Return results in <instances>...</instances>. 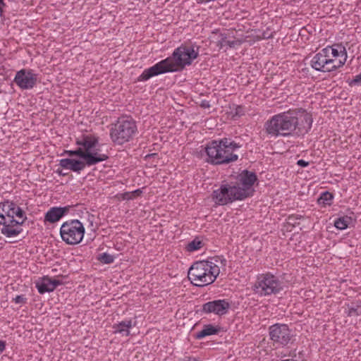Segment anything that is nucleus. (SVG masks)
<instances>
[{
  "label": "nucleus",
  "mask_w": 361,
  "mask_h": 361,
  "mask_svg": "<svg viewBox=\"0 0 361 361\" xmlns=\"http://www.w3.org/2000/svg\"><path fill=\"white\" fill-rule=\"evenodd\" d=\"M312 122L311 114L298 108L273 116L264 123V128L271 137L300 136L310 130Z\"/></svg>",
  "instance_id": "1"
},
{
  "label": "nucleus",
  "mask_w": 361,
  "mask_h": 361,
  "mask_svg": "<svg viewBox=\"0 0 361 361\" xmlns=\"http://www.w3.org/2000/svg\"><path fill=\"white\" fill-rule=\"evenodd\" d=\"M257 180L255 172L243 170L233 179L223 181L220 187L212 192V200L219 205L243 200L252 195V185Z\"/></svg>",
  "instance_id": "2"
},
{
  "label": "nucleus",
  "mask_w": 361,
  "mask_h": 361,
  "mask_svg": "<svg viewBox=\"0 0 361 361\" xmlns=\"http://www.w3.org/2000/svg\"><path fill=\"white\" fill-rule=\"evenodd\" d=\"M199 56V47L181 45L175 49L171 56L157 63L153 66L145 69L137 78V81H147L160 74L175 72L191 65Z\"/></svg>",
  "instance_id": "3"
},
{
  "label": "nucleus",
  "mask_w": 361,
  "mask_h": 361,
  "mask_svg": "<svg viewBox=\"0 0 361 361\" xmlns=\"http://www.w3.org/2000/svg\"><path fill=\"white\" fill-rule=\"evenodd\" d=\"M242 147L230 137H223L209 142L205 147L207 161L213 165H224L235 162L238 155L235 152Z\"/></svg>",
  "instance_id": "4"
},
{
  "label": "nucleus",
  "mask_w": 361,
  "mask_h": 361,
  "mask_svg": "<svg viewBox=\"0 0 361 361\" xmlns=\"http://www.w3.org/2000/svg\"><path fill=\"white\" fill-rule=\"evenodd\" d=\"M0 212V224L3 225L1 233L7 238L18 235L23 229L21 226L27 217L25 212L12 201H5L1 206Z\"/></svg>",
  "instance_id": "5"
},
{
  "label": "nucleus",
  "mask_w": 361,
  "mask_h": 361,
  "mask_svg": "<svg viewBox=\"0 0 361 361\" xmlns=\"http://www.w3.org/2000/svg\"><path fill=\"white\" fill-rule=\"evenodd\" d=\"M218 262V258H211L194 262L188 272L191 283L197 287H204L214 283L220 274Z\"/></svg>",
  "instance_id": "6"
},
{
  "label": "nucleus",
  "mask_w": 361,
  "mask_h": 361,
  "mask_svg": "<svg viewBox=\"0 0 361 361\" xmlns=\"http://www.w3.org/2000/svg\"><path fill=\"white\" fill-rule=\"evenodd\" d=\"M284 283L271 272L259 274L252 286L253 292L260 297L276 295L283 290Z\"/></svg>",
  "instance_id": "7"
},
{
  "label": "nucleus",
  "mask_w": 361,
  "mask_h": 361,
  "mask_svg": "<svg viewBox=\"0 0 361 361\" xmlns=\"http://www.w3.org/2000/svg\"><path fill=\"white\" fill-rule=\"evenodd\" d=\"M137 128L135 121L130 117H121L112 125L110 137L117 145H123L130 141L137 133Z\"/></svg>",
  "instance_id": "8"
},
{
  "label": "nucleus",
  "mask_w": 361,
  "mask_h": 361,
  "mask_svg": "<svg viewBox=\"0 0 361 361\" xmlns=\"http://www.w3.org/2000/svg\"><path fill=\"white\" fill-rule=\"evenodd\" d=\"M85 234L83 224L77 219L67 221L62 224L60 235L62 240L68 245L80 243Z\"/></svg>",
  "instance_id": "9"
},
{
  "label": "nucleus",
  "mask_w": 361,
  "mask_h": 361,
  "mask_svg": "<svg viewBox=\"0 0 361 361\" xmlns=\"http://www.w3.org/2000/svg\"><path fill=\"white\" fill-rule=\"evenodd\" d=\"M269 339L274 345L285 347L290 343L293 335L288 326L285 324L276 323L269 327Z\"/></svg>",
  "instance_id": "10"
},
{
  "label": "nucleus",
  "mask_w": 361,
  "mask_h": 361,
  "mask_svg": "<svg viewBox=\"0 0 361 361\" xmlns=\"http://www.w3.org/2000/svg\"><path fill=\"white\" fill-rule=\"evenodd\" d=\"M333 64L334 62L329 58L326 51H325L324 49L317 53L310 61L311 67L319 72H331L336 71V66Z\"/></svg>",
  "instance_id": "11"
},
{
  "label": "nucleus",
  "mask_w": 361,
  "mask_h": 361,
  "mask_svg": "<svg viewBox=\"0 0 361 361\" xmlns=\"http://www.w3.org/2000/svg\"><path fill=\"white\" fill-rule=\"evenodd\" d=\"M37 80V74L31 69H21L17 71L13 82L22 90L32 89Z\"/></svg>",
  "instance_id": "12"
},
{
  "label": "nucleus",
  "mask_w": 361,
  "mask_h": 361,
  "mask_svg": "<svg viewBox=\"0 0 361 361\" xmlns=\"http://www.w3.org/2000/svg\"><path fill=\"white\" fill-rule=\"evenodd\" d=\"M329 59L334 62L333 65H336V69L342 67L347 59V51L342 44H336L332 46H327L324 48Z\"/></svg>",
  "instance_id": "13"
},
{
  "label": "nucleus",
  "mask_w": 361,
  "mask_h": 361,
  "mask_svg": "<svg viewBox=\"0 0 361 361\" xmlns=\"http://www.w3.org/2000/svg\"><path fill=\"white\" fill-rule=\"evenodd\" d=\"M231 305L226 300H215L204 303L202 312L205 314L214 313L217 315L226 314Z\"/></svg>",
  "instance_id": "14"
},
{
  "label": "nucleus",
  "mask_w": 361,
  "mask_h": 361,
  "mask_svg": "<svg viewBox=\"0 0 361 361\" xmlns=\"http://www.w3.org/2000/svg\"><path fill=\"white\" fill-rule=\"evenodd\" d=\"M62 283V281L60 280L53 279L48 276H44L35 281V287L40 294H44L54 291L58 286Z\"/></svg>",
  "instance_id": "15"
},
{
  "label": "nucleus",
  "mask_w": 361,
  "mask_h": 361,
  "mask_svg": "<svg viewBox=\"0 0 361 361\" xmlns=\"http://www.w3.org/2000/svg\"><path fill=\"white\" fill-rule=\"evenodd\" d=\"M70 209V207H53L50 208L44 216V222H49L51 224L59 221L63 216H64Z\"/></svg>",
  "instance_id": "16"
},
{
  "label": "nucleus",
  "mask_w": 361,
  "mask_h": 361,
  "mask_svg": "<svg viewBox=\"0 0 361 361\" xmlns=\"http://www.w3.org/2000/svg\"><path fill=\"white\" fill-rule=\"evenodd\" d=\"M135 325V322H133L131 319L123 320L113 324V333L114 334H120L122 336H128L130 334V329Z\"/></svg>",
  "instance_id": "17"
},
{
  "label": "nucleus",
  "mask_w": 361,
  "mask_h": 361,
  "mask_svg": "<svg viewBox=\"0 0 361 361\" xmlns=\"http://www.w3.org/2000/svg\"><path fill=\"white\" fill-rule=\"evenodd\" d=\"M59 165L63 169H68L76 173H80L85 168L86 161H80L73 159H62L59 161Z\"/></svg>",
  "instance_id": "18"
},
{
  "label": "nucleus",
  "mask_w": 361,
  "mask_h": 361,
  "mask_svg": "<svg viewBox=\"0 0 361 361\" xmlns=\"http://www.w3.org/2000/svg\"><path fill=\"white\" fill-rule=\"evenodd\" d=\"M76 144L83 147L84 152H88L93 151L99 145V138L91 135H83L76 141Z\"/></svg>",
  "instance_id": "19"
},
{
  "label": "nucleus",
  "mask_w": 361,
  "mask_h": 361,
  "mask_svg": "<svg viewBox=\"0 0 361 361\" xmlns=\"http://www.w3.org/2000/svg\"><path fill=\"white\" fill-rule=\"evenodd\" d=\"M109 157L105 154L99 152V149H94L93 151L86 152L85 161L87 166L95 165L103 161H106Z\"/></svg>",
  "instance_id": "20"
},
{
  "label": "nucleus",
  "mask_w": 361,
  "mask_h": 361,
  "mask_svg": "<svg viewBox=\"0 0 361 361\" xmlns=\"http://www.w3.org/2000/svg\"><path fill=\"white\" fill-rule=\"evenodd\" d=\"M221 328L219 326H215L212 324L204 325L202 330L196 334L195 338L202 339L208 336L218 334Z\"/></svg>",
  "instance_id": "21"
},
{
  "label": "nucleus",
  "mask_w": 361,
  "mask_h": 361,
  "mask_svg": "<svg viewBox=\"0 0 361 361\" xmlns=\"http://www.w3.org/2000/svg\"><path fill=\"white\" fill-rule=\"evenodd\" d=\"M241 44L239 40H228L227 35L226 33H221L219 35V39L218 40V46L219 48H223L225 46H228L230 48H233L237 45Z\"/></svg>",
  "instance_id": "22"
},
{
  "label": "nucleus",
  "mask_w": 361,
  "mask_h": 361,
  "mask_svg": "<svg viewBox=\"0 0 361 361\" xmlns=\"http://www.w3.org/2000/svg\"><path fill=\"white\" fill-rule=\"evenodd\" d=\"M353 219L347 215L340 216L334 221V226L339 230H344L352 223Z\"/></svg>",
  "instance_id": "23"
},
{
  "label": "nucleus",
  "mask_w": 361,
  "mask_h": 361,
  "mask_svg": "<svg viewBox=\"0 0 361 361\" xmlns=\"http://www.w3.org/2000/svg\"><path fill=\"white\" fill-rule=\"evenodd\" d=\"M347 314L348 317H357L361 315V301L353 302L348 307Z\"/></svg>",
  "instance_id": "24"
},
{
  "label": "nucleus",
  "mask_w": 361,
  "mask_h": 361,
  "mask_svg": "<svg viewBox=\"0 0 361 361\" xmlns=\"http://www.w3.org/2000/svg\"><path fill=\"white\" fill-rule=\"evenodd\" d=\"M333 198L334 196L331 192L325 191L321 194L317 202L319 204L323 206L331 205L332 203Z\"/></svg>",
  "instance_id": "25"
},
{
  "label": "nucleus",
  "mask_w": 361,
  "mask_h": 361,
  "mask_svg": "<svg viewBox=\"0 0 361 361\" xmlns=\"http://www.w3.org/2000/svg\"><path fill=\"white\" fill-rule=\"evenodd\" d=\"M202 242L198 238H195L193 240L190 242L186 247V250L188 252H194L200 250L202 247Z\"/></svg>",
  "instance_id": "26"
},
{
  "label": "nucleus",
  "mask_w": 361,
  "mask_h": 361,
  "mask_svg": "<svg viewBox=\"0 0 361 361\" xmlns=\"http://www.w3.org/2000/svg\"><path fill=\"white\" fill-rule=\"evenodd\" d=\"M115 257L106 252H104L100 254L97 259L99 260L103 264H111L114 262Z\"/></svg>",
  "instance_id": "27"
},
{
  "label": "nucleus",
  "mask_w": 361,
  "mask_h": 361,
  "mask_svg": "<svg viewBox=\"0 0 361 361\" xmlns=\"http://www.w3.org/2000/svg\"><path fill=\"white\" fill-rule=\"evenodd\" d=\"M66 154L72 157V156H78L79 157L83 159L85 161V154L86 152H84L83 149L80 147L75 150H68L65 152Z\"/></svg>",
  "instance_id": "28"
},
{
  "label": "nucleus",
  "mask_w": 361,
  "mask_h": 361,
  "mask_svg": "<svg viewBox=\"0 0 361 361\" xmlns=\"http://www.w3.org/2000/svg\"><path fill=\"white\" fill-rule=\"evenodd\" d=\"M12 300L16 304H25L27 299L24 295H19L13 298Z\"/></svg>",
  "instance_id": "29"
},
{
  "label": "nucleus",
  "mask_w": 361,
  "mask_h": 361,
  "mask_svg": "<svg viewBox=\"0 0 361 361\" xmlns=\"http://www.w3.org/2000/svg\"><path fill=\"white\" fill-rule=\"evenodd\" d=\"M361 85V73L357 75L350 82L349 85Z\"/></svg>",
  "instance_id": "30"
},
{
  "label": "nucleus",
  "mask_w": 361,
  "mask_h": 361,
  "mask_svg": "<svg viewBox=\"0 0 361 361\" xmlns=\"http://www.w3.org/2000/svg\"><path fill=\"white\" fill-rule=\"evenodd\" d=\"M123 199L128 200H133V193H131L130 192H124L123 194Z\"/></svg>",
  "instance_id": "31"
},
{
  "label": "nucleus",
  "mask_w": 361,
  "mask_h": 361,
  "mask_svg": "<svg viewBox=\"0 0 361 361\" xmlns=\"http://www.w3.org/2000/svg\"><path fill=\"white\" fill-rule=\"evenodd\" d=\"M297 164L299 166H301V167H306L309 165V162L308 161H306L303 159H299L298 161H297Z\"/></svg>",
  "instance_id": "32"
},
{
  "label": "nucleus",
  "mask_w": 361,
  "mask_h": 361,
  "mask_svg": "<svg viewBox=\"0 0 361 361\" xmlns=\"http://www.w3.org/2000/svg\"><path fill=\"white\" fill-rule=\"evenodd\" d=\"M6 342L5 341L0 340V354L2 353L6 349Z\"/></svg>",
  "instance_id": "33"
},
{
  "label": "nucleus",
  "mask_w": 361,
  "mask_h": 361,
  "mask_svg": "<svg viewBox=\"0 0 361 361\" xmlns=\"http://www.w3.org/2000/svg\"><path fill=\"white\" fill-rule=\"evenodd\" d=\"M4 0H0V16H1L4 13V8L6 7Z\"/></svg>",
  "instance_id": "34"
},
{
  "label": "nucleus",
  "mask_w": 361,
  "mask_h": 361,
  "mask_svg": "<svg viewBox=\"0 0 361 361\" xmlns=\"http://www.w3.org/2000/svg\"><path fill=\"white\" fill-rule=\"evenodd\" d=\"M4 0H0V16H1L4 13V8L6 7Z\"/></svg>",
  "instance_id": "35"
},
{
  "label": "nucleus",
  "mask_w": 361,
  "mask_h": 361,
  "mask_svg": "<svg viewBox=\"0 0 361 361\" xmlns=\"http://www.w3.org/2000/svg\"><path fill=\"white\" fill-rule=\"evenodd\" d=\"M131 193H133V198H135L136 196H139L142 194V190H140V189H137L133 192H130Z\"/></svg>",
  "instance_id": "36"
},
{
  "label": "nucleus",
  "mask_w": 361,
  "mask_h": 361,
  "mask_svg": "<svg viewBox=\"0 0 361 361\" xmlns=\"http://www.w3.org/2000/svg\"><path fill=\"white\" fill-rule=\"evenodd\" d=\"M184 361H200L195 357H187L185 358Z\"/></svg>",
  "instance_id": "37"
},
{
  "label": "nucleus",
  "mask_w": 361,
  "mask_h": 361,
  "mask_svg": "<svg viewBox=\"0 0 361 361\" xmlns=\"http://www.w3.org/2000/svg\"><path fill=\"white\" fill-rule=\"evenodd\" d=\"M202 106L203 107H209V102L207 101H202Z\"/></svg>",
  "instance_id": "38"
},
{
  "label": "nucleus",
  "mask_w": 361,
  "mask_h": 361,
  "mask_svg": "<svg viewBox=\"0 0 361 361\" xmlns=\"http://www.w3.org/2000/svg\"><path fill=\"white\" fill-rule=\"evenodd\" d=\"M57 173L60 175L64 176L65 174H63L62 172H61L59 169L57 170Z\"/></svg>",
  "instance_id": "39"
}]
</instances>
